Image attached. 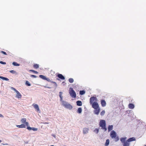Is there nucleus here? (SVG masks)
I'll return each instance as SVG.
<instances>
[{
    "mask_svg": "<svg viewBox=\"0 0 146 146\" xmlns=\"http://www.w3.org/2000/svg\"><path fill=\"white\" fill-rule=\"evenodd\" d=\"M82 109L81 107H79L78 109L77 110V113H81L82 112Z\"/></svg>",
    "mask_w": 146,
    "mask_h": 146,
    "instance_id": "nucleus-19",
    "label": "nucleus"
},
{
    "mask_svg": "<svg viewBox=\"0 0 146 146\" xmlns=\"http://www.w3.org/2000/svg\"><path fill=\"white\" fill-rule=\"evenodd\" d=\"M26 118H23L21 119V121L22 123L24 124L26 121Z\"/></svg>",
    "mask_w": 146,
    "mask_h": 146,
    "instance_id": "nucleus-24",
    "label": "nucleus"
},
{
    "mask_svg": "<svg viewBox=\"0 0 146 146\" xmlns=\"http://www.w3.org/2000/svg\"><path fill=\"white\" fill-rule=\"evenodd\" d=\"M16 126L17 127L21 128H25L26 127L25 125L24 124H22L20 125H17Z\"/></svg>",
    "mask_w": 146,
    "mask_h": 146,
    "instance_id": "nucleus-13",
    "label": "nucleus"
},
{
    "mask_svg": "<svg viewBox=\"0 0 146 146\" xmlns=\"http://www.w3.org/2000/svg\"><path fill=\"white\" fill-rule=\"evenodd\" d=\"M62 105L65 108L70 110H72L73 108L72 106L70 104L64 101H62Z\"/></svg>",
    "mask_w": 146,
    "mask_h": 146,
    "instance_id": "nucleus-2",
    "label": "nucleus"
},
{
    "mask_svg": "<svg viewBox=\"0 0 146 146\" xmlns=\"http://www.w3.org/2000/svg\"><path fill=\"white\" fill-rule=\"evenodd\" d=\"M1 144H2L3 145H8V144L7 143H5V144H4L3 143H1Z\"/></svg>",
    "mask_w": 146,
    "mask_h": 146,
    "instance_id": "nucleus-47",
    "label": "nucleus"
},
{
    "mask_svg": "<svg viewBox=\"0 0 146 146\" xmlns=\"http://www.w3.org/2000/svg\"><path fill=\"white\" fill-rule=\"evenodd\" d=\"M126 139V137H121L120 139V141H121V143H123L124 142H125V141H125Z\"/></svg>",
    "mask_w": 146,
    "mask_h": 146,
    "instance_id": "nucleus-22",
    "label": "nucleus"
},
{
    "mask_svg": "<svg viewBox=\"0 0 146 146\" xmlns=\"http://www.w3.org/2000/svg\"><path fill=\"white\" fill-rule=\"evenodd\" d=\"M105 113V111L104 110H103L102 112L100 113V115L101 116H103L104 115Z\"/></svg>",
    "mask_w": 146,
    "mask_h": 146,
    "instance_id": "nucleus-31",
    "label": "nucleus"
},
{
    "mask_svg": "<svg viewBox=\"0 0 146 146\" xmlns=\"http://www.w3.org/2000/svg\"><path fill=\"white\" fill-rule=\"evenodd\" d=\"M130 145L129 142L127 141V140L123 143V146H129Z\"/></svg>",
    "mask_w": 146,
    "mask_h": 146,
    "instance_id": "nucleus-16",
    "label": "nucleus"
},
{
    "mask_svg": "<svg viewBox=\"0 0 146 146\" xmlns=\"http://www.w3.org/2000/svg\"><path fill=\"white\" fill-rule=\"evenodd\" d=\"M100 109L99 108L96 109H95L94 112L95 114L98 115L100 112Z\"/></svg>",
    "mask_w": 146,
    "mask_h": 146,
    "instance_id": "nucleus-7",
    "label": "nucleus"
},
{
    "mask_svg": "<svg viewBox=\"0 0 146 146\" xmlns=\"http://www.w3.org/2000/svg\"><path fill=\"white\" fill-rule=\"evenodd\" d=\"M0 63L3 64H6V63L5 62H3L2 61H0Z\"/></svg>",
    "mask_w": 146,
    "mask_h": 146,
    "instance_id": "nucleus-39",
    "label": "nucleus"
},
{
    "mask_svg": "<svg viewBox=\"0 0 146 146\" xmlns=\"http://www.w3.org/2000/svg\"><path fill=\"white\" fill-rule=\"evenodd\" d=\"M2 141L1 140H0V143Z\"/></svg>",
    "mask_w": 146,
    "mask_h": 146,
    "instance_id": "nucleus-49",
    "label": "nucleus"
},
{
    "mask_svg": "<svg viewBox=\"0 0 146 146\" xmlns=\"http://www.w3.org/2000/svg\"><path fill=\"white\" fill-rule=\"evenodd\" d=\"M110 143V140L109 139L106 140V143L105 144V146H108Z\"/></svg>",
    "mask_w": 146,
    "mask_h": 146,
    "instance_id": "nucleus-23",
    "label": "nucleus"
},
{
    "mask_svg": "<svg viewBox=\"0 0 146 146\" xmlns=\"http://www.w3.org/2000/svg\"><path fill=\"white\" fill-rule=\"evenodd\" d=\"M13 64L15 66H19V64L17 63V62H14L13 63Z\"/></svg>",
    "mask_w": 146,
    "mask_h": 146,
    "instance_id": "nucleus-30",
    "label": "nucleus"
},
{
    "mask_svg": "<svg viewBox=\"0 0 146 146\" xmlns=\"http://www.w3.org/2000/svg\"><path fill=\"white\" fill-rule=\"evenodd\" d=\"M0 78L2 79L3 80L8 81L9 79L7 78L4 77L2 76H0Z\"/></svg>",
    "mask_w": 146,
    "mask_h": 146,
    "instance_id": "nucleus-26",
    "label": "nucleus"
},
{
    "mask_svg": "<svg viewBox=\"0 0 146 146\" xmlns=\"http://www.w3.org/2000/svg\"><path fill=\"white\" fill-rule=\"evenodd\" d=\"M72 86L73 89H74L75 90H78V91H79V90H78L79 88V86L78 84H74L72 85Z\"/></svg>",
    "mask_w": 146,
    "mask_h": 146,
    "instance_id": "nucleus-8",
    "label": "nucleus"
},
{
    "mask_svg": "<svg viewBox=\"0 0 146 146\" xmlns=\"http://www.w3.org/2000/svg\"><path fill=\"white\" fill-rule=\"evenodd\" d=\"M99 131V128H96L94 130V132L96 133V134H98Z\"/></svg>",
    "mask_w": 146,
    "mask_h": 146,
    "instance_id": "nucleus-28",
    "label": "nucleus"
},
{
    "mask_svg": "<svg viewBox=\"0 0 146 146\" xmlns=\"http://www.w3.org/2000/svg\"><path fill=\"white\" fill-rule=\"evenodd\" d=\"M73 88H70L69 90V91H74V90L73 89Z\"/></svg>",
    "mask_w": 146,
    "mask_h": 146,
    "instance_id": "nucleus-40",
    "label": "nucleus"
},
{
    "mask_svg": "<svg viewBox=\"0 0 146 146\" xmlns=\"http://www.w3.org/2000/svg\"><path fill=\"white\" fill-rule=\"evenodd\" d=\"M129 108L130 109H133L134 108V105L132 103H129L128 105Z\"/></svg>",
    "mask_w": 146,
    "mask_h": 146,
    "instance_id": "nucleus-14",
    "label": "nucleus"
},
{
    "mask_svg": "<svg viewBox=\"0 0 146 146\" xmlns=\"http://www.w3.org/2000/svg\"><path fill=\"white\" fill-rule=\"evenodd\" d=\"M113 126L112 125H109L108 126V130L109 132L111 131L113 129Z\"/></svg>",
    "mask_w": 146,
    "mask_h": 146,
    "instance_id": "nucleus-20",
    "label": "nucleus"
},
{
    "mask_svg": "<svg viewBox=\"0 0 146 146\" xmlns=\"http://www.w3.org/2000/svg\"><path fill=\"white\" fill-rule=\"evenodd\" d=\"M24 124L25 125V126L26 125L27 127L29 125V123L28 122H26Z\"/></svg>",
    "mask_w": 146,
    "mask_h": 146,
    "instance_id": "nucleus-41",
    "label": "nucleus"
},
{
    "mask_svg": "<svg viewBox=\"0 0 146 146\" xmlns=\"http://www.w3.org/2000/svg\"><path fill=\"white\" fill-rule=\"evenodd\" d=\"M89 130L86 128H84L83 129V133L84 134H87L88 132V130Z\"/></svg>",
    "mask_w": 146,
    "mask_h": 146,
    "instance_id": "nucleus-21",
    "label": "nucleus"
},
{
    "mask_svg": "<svg viewBox=\"0 0 146 146\" xmlns=\"http://www.w3.org/2000/svg\"><path fill=\"white\" fill-rule=\"evenodd\" d=\"M1 53H2L3 54H5V55H7V54L6 53L4 52V51H1Z\"/></svg>",
    "mask_w": 146,
    "mask_h": 146,
    "instance_id": "nucleus-42",
    "label": "nucleus"
},
{
    "mask_svg": "<svg viewBox=\"0 0 146 146\" xmlns=\"http://www.w3.org/2000/svg\"><path fill=\"white\" fill-rule=\"evenodd\" d=\"M63 93L62 92H59V96L60 98V101L61 102H62V101H64L62 100L63 96H62V95Z\"/></svg>",
    "mask_w": 146,
    "mask_h": 146,
    "instance_id": "nucleus-10",
    "label": "nucleus"
},
{
    "mask_svg": "<svg viewBox=\"0 0 146 146\" xmlns=\"http://www.w3.org/2000/svg\"><path fill=\"white\" fill-rule=\"evenodd\" d=\"M30 71L33 72L36 74H37L38 73V72L37 71H36L34 70H30Z\"/></svg>",
    "mask_w": 146,
    "mask_h": 146,
    "instance_id": "nucleus-32",
    "label": "nucleus"
},
{
    "mask_svg": "<svg viewBox=\"0 0 146 146\" xmlns=\"http://www.w3.org/2000/svg\"><path fill=\"white\" fill-rule=\"evenodd\" d=\"M76 103L77 105L78 106H81L82 105V102L81 101L78 100L77 101Z\"/></svg>",
    "mask_w": 146,
    "mask_h": 146,
    "instance_id": "nucleus-18",
    "label": "nucleus"
},
{
    "mask_svg": "<svg viewBox=\"0 0 146 146\" xmlns=\"http://www.w3.org/2000/svg\"><path fill=\"white\" fill-rule=\"evenodd\" d=\"M26 84L28 86H30L31 85V84L29 81H27L26 82Z\"/></svg>",
    "mask_w": 146,
    "mask_h": 146,
    "instance_id": "nucleus-34",
    "label": "nucleus"
},
{
    "mask_svg": "<svg viewBox=\"0 0 146 146\" xmlns=\"http://www.w3.org/2000/svg\"><path fill=\"white\" fill-rule=\"evenodd\" d=\"M101 103L102 107H104L106 105V102L104 100L102 99L101 100Z\"/></svg>",
    "mask_w": 146,
    "mask_h": 146,
    "instance_id": "nucleus-9",
    "label": "nucleus"
},
{
    "mask_svg": "<svg viewBox=\"0 0 146 146\" xmlns=\"http://www.w3.org/2000/svg\"><path fill=\"white\" fill-rule=\"evenodd\" d=\"M117 133L114 130L111 131L110 133V136L113 139L114 138L117 136Z\"/></svg>",
    "mask_w": 146,
    "mask_h": 146,
    "instance_id": "nucleus-4",
    "label": "nucleus"
},
{
    "mask_svg": "<svg viewBox=\"0 0 146 146\" xmlns=\"http://www.w3.org/2000/svg\"><path fill=\"white\" fill-rule=\"evenodd\" d=\"M57 76L61 80H64L65 79L64 77L61 74H58L57 75Z\"/></svg>",
    "mask_w": 146,
    "mask_h": 146,
    "instance_id": "nucleus-12",
    "label": "nucleus"
},
{
    "mask_svg": "<svg viewBox=\"0 0 146 146\" xmlns=\"http://www.w3.org/2000/svg\"><path fill=\"white\" fill-rule=\"evenodd\" d=\"M114 138L115 139V141H118V140H119V138L118 137V136H117V137L116 136V137L115 138Z\"/></svg>",
    "mask_w": 146,
    "mask_h": 146,
    "instance_id": "nucleus-36",
    "label": "nucleus"
},
{
    "mask_svg": "<svg viewBox=\"0 0 146 146\" xmlns=\"http://www.w3.org/2000/svg\"><path fill=\"white\" fill-rule=\"evenodd\" d=\"M17 94L16 95V97L18 98H20L21 97V95L19 92H16Z\"/></svg>",
    "mask_w": 146,
    "mask_h": 146,
    "instance_id": "nucleus-17",
    "label": "nucleus"
},
{
    "mask_svg": "<svg viewBox=\"0 0 146 146\" xmlns=\"http://www.w3.org/2000/svg\"><path fill=\"white\" fill-rule=\"evenodd\" d=\"M46 123V124H47V123Z\"/></svg>",
    "mask_w": 146,
    "mask_h": 146,
    "instance_id": "nucleus-50",
    "label": "nucleus"
},
{
    "mask_svg": "<svg viewBox=\"0 0 146 146\" xmlns=\"http://www.w3.org/2000/svg\"><path fill=\"white\" fill-rule=\"evenodd\" d=\"M80 91L84 92V91H85L84 90H80Z\"/></svg>",
    "mask_w": 146,
    "mask_h": 146,
    "instance_id": "nucleus-48",
    "label": "nucleus"
},
{
    "mask_svg": "<svg viewBox=\"0 0 146 146\" xmlns=\"http://www.w3.org/2000/svg\"><path fill=\"white\" fill-rule=\"evenodd\" d=\"M80 94L81 95H83L86 92H79Z\"/></svg>",
    "mask_w": 146,
    "mask_h": 146,
    "instance_id": "nucleus-38",
    "label": "nucleus"
},
{
    "mask_svg": "<svg viewBox=\"0 0 146 146\" xmlns=\"http://www.w3.org/2000/svg\"><path fill=\"white\" fill-rule=\"evenodd\" d=\"M33 106H34L35 108L36 109L37 111L39 110V108L37 104H33Z\"/></svg>",
    "mask_w": 146,
    "mask_h": 146,
    "instance_id": "nucleus-15",
    "label": "nucleus"
},
{
    "mask_svg": "<svg viewBox=\"0 0 146 146\" xmlns=\"http://www.w3.org/2000/svg\"><path fill=\"white\" fill-rule=\"evenodd\" d=\"M69 82L70 83H72L74 82V80L72 78H70L68 79Z\"/></svg>",
    "mask_w": 146,
    "mask_h": 146,
    "instance_id": "nucleus-29",
    "label": "nucleus"
},
{
    "mask_svg": "<svg viewBox=\"0 0 146 146\" xmlns=\"http://www.w3.org/2000/svg\"><path fill=\"white\" fill-rule=\"evenodd\" d=\"M0 117H4L3 116V115H2V114H1L0 113Z\"/></svg>",
    "mask_w": 146,
    "mask_h": 146,
    "instance_id": "nucleus-46",
    "label": "nucleus"
},
{
    "mask_svg": "<svg viewBox=\"0 0 146 146\" xmlns=\"http://www.w3.org/2000/svg\"><path fill=\"white\" fill-rule=\"evenodd\" d=\"M33 67L34 68L37 69L39 68V65L38 64H34Z\"/></svg>",
    "mask_w": 146,
    "mask_h": 146,
    "instance_id": "nucleus-25",
    "label": "nucleus"
},
{
    "mask_svg": "<svg viewBox=\"0 0 146 146\" xmlns=\"http://www.w3.org/2000/svg\"><path fill=\"white\" fill-rule=\"evenodd\" d=\"M52 136L54 138H56V135H55L52 134Z\"/></svg>",
    "mask_w": 146,
    "mask_h": 146,
    "instance_id": "nucleus-45",
    "label": "nucleus"
},
{
    "mask_svg": "<svg viewBox=\"0 0 146 146\" xmlns=\"http://www.w3.org/2000/svg\"><path fill=\"white\" fill-rule=\"evenodd\" d=\"M32 130L33 131H37L38 129L34 127H32Z\"/></svg>",
    "mask_w": 146,
    "mask_h": 146,
    "instance_id": "nucleus-35",
    "label": "nucleus"
},
{
    "mask_svg": "<svg viewBox=\"0 0 146 146\" xmlns=\"http://www.w3.org/2000/svg\"><path fill=\"white\" fill-rule=\"evenodd\" d=\"M70 96L73 98H75L76 97V94L75 92H69Z\"/></svg>",
    "mask_w": 146,
    "mask_h": 146,
    "instance_id": "nucleus-6",
    "label": "nucleus"
},
{
    "mask_svg": "<svg viewBox=\"0 0 146 146\" xmlns=\"http://www.w3.org/2000/svg\"><path fill=\"white\" fill-rule=\"evenodd\" d=\"M144 146H146V145H144Z\"/></svg>",
    "mask_w": 146,
    "mask_h": 146,
    "instance_id": "nucleus-52",
    "label": "nucleus"
},
{
    "mask_svg": "<svg viewBox=\"0 0 146 146\" xmlns=\"http://www.w3.org/2000/svg\"><path fill=\"white\" fill-rule=\"evenodd\" d=\"M28 143L27 142H26V143Z\"/></svg>",
    "mask_w": 146,
    "mask_h": 146,
    "instance_id": "nucleus-51",
    "label": "nucleus"
},
{
    "mask_svg": "<svg viewBox=\"0 0 146 146\" xmlns=\"http://www.w3.org/2000/svg\"><path fill=\"white\" fill-rule=\"evenodd\" d=\"M11 88L12 89V90L14 91H18L15 88H14L13 87H11Z\"/></svg>",
    "mask_w": 146,
    "mask_h": 146,
    "instance_id": "nucleus-44",
    "label": "nucleus"
},
{
    "mask_svg": "<svg viewBox=\"0 0 146 146\" xmlns=\"http://www.w3.org/2000/svg\"><path fill=\"white\" fill-rule=\"evenodd\" d=\"M9 72L13 74L16 73V72L15 71H14V70H10V71Z\"/></svg>",
    "mask_w": 146,
    "mask_h": 146,
    "instance_id": "nucleus-33",
    "label": "nucleus"
},
{
    "mask_svg": "<svg viewBox=\"0 0 146 146\" xmlns=\"http://www.w3.org/2000/svg\"><path fill=\"white\" fill-rule=\"evenodd\" d=\"M106 122L104 120H100L99 122V125L100 127H101V129L104 130L105 131L107 130L106 126Z\"/></svg>",
    "mask_w": 146,
    "mask_h": 146,
    "instance_id": "nucleus-1",
    "label": "nucleus"
},
{
    "mask_svg": "<svg viewBox=\"0 0 146 146\" xmlns=\"http://www.w3.org/2000/svg\"><path fill=\"white\" fill-rule=\"evenodd\" d=\"M96 99V98L94 96L91 97L90 99V104H92Z\"/></svg>",
    "mask_w": 146,
    "mask_h": 146,
    "instance_id": "nucleus-5",
    "label": "nucleus"
},
{
    "mask_svg": "<svg viewBox=\"0 0 146 146\" xmlns=\"http://www.w3.org/2000/svg\"><path fill=\"white\" fill-rule=\"evenodd\" d=\"M31 77L34 78H36V76L33 75H32L31 76Z\"/></svg>",
    "mask_w": 146,
    "mask_h": 146,
    "instance_id": "nucleus-43",
    "label": "nucleus"
},
{
    "mask_svg": "<svg viewBox=\"0 0 146 146\" xmlns=\"http://www.w3.org/2000/svg\"><path fill=\"white\" fill-rule=\"evenodd\" d=\"M27 129L29 130H32V127L29 126L27 127Z\"/></svg>",
    "mask_w": 146,
    "mask_h": 146,
    "instance_id": "nucleus-37",
    "label": "nucleus"
},
{
    "mask_svg": "<svg viewBox=\"0 0 146 146\" xmlns=\"http://www.w3.org/2000/svg\"><path fill=\"white\" fill-rule=\"evenodd\" d=\"M39 76V77H40L41 78H42L44 80H46V77L43 75H40Z\"/></svg>",
    "mask_w": 146,
    "mask_h": 146,
    "instance_id": "nucleus-27",
    "label": "nucleus"
},
{
    "mask_svg": "<svg viewBox=\"0 0 146 146\" xmlns=\"http://www.w3.org/2000/svg\"><path fill=\"white\" fill-rule=\"evenodd\" d=\"M136 140L135 137H130L127 139V141L129 142L135 141Z\"/></svg>",
    "mask_w": 146,
    "mask_h": 146,
    "instance_id": "nucleus-11",
    "label": "nucleus"
},
{
    "mask_svg": "<svg viewBox=\"0 0 146 146\" xmlns=\"http://www.w3.org/2000/svg\"><path fill=\"white\" fill-rule=\"evenodd\" d=\"M91 105H92V107L94 109L99 108L98 103L96 102H94Z\"/></svg>",
    "mask_w": 146,
    "mask_h": 146,
    "instance_id": "nucleus-3",
    "label": "nucleus"
}]
</instances>
